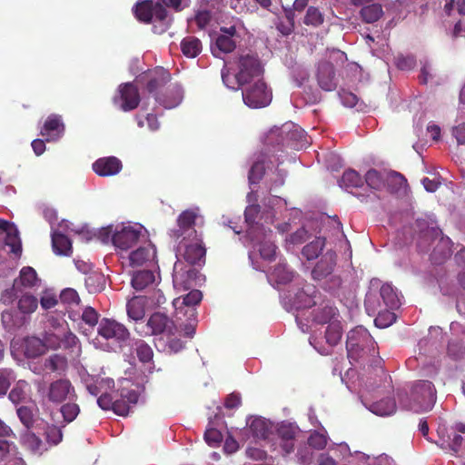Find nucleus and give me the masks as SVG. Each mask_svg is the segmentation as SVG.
Here are the masks:
<instances>
[{
  "instance_id": "nucleus-1",
  "label": "nucleus",
  "mask_w": 465,
  "mask_h": 465,
  "mask_svg": "<svg viewBox=\"0 0 465 465\" xmlns=\"http://www.w3.org/2000/svg\"><path fill=\"white\" fill-rule=\"evenodd\" d=\"M346 349L348 358L353 361H365L377 353L375 341L362 326H357L348 332Z\"/></svg>"
},
{
  "instance_id": "nucleus-2",
  "label": "nucleus",
  "mask_w": 465,
  "mask_h": 465,
  "mask_svg": "<svg viewBox=\"0 0 465 465\" xmlns=\"http://www.w3.org/2000/svg\"><path fill=\"white\" fill-rule=\"evenodd\" d=\"M336 258L335 252L326 251L312 271L314 280H326L325 288L331 292L336 291L341 285V277L332 273L336 265Z\"/></svg>"
},
{
  "instance_id": "nucleus-3",
  "label": "nucleus",
  "mask_w": 465,
  "mask_h": 465,
  "mask_svg": "<svg viewBox=\"0 0 465 465\" xmlns=\"http://www.w3.org/2000/svg\"><path fill=\"white\" fill-rule=\"evenodd\" d=\"M436 402V391L432 382L419 381L414 383L411 396V410L415 412L429 411Z\"/></svg>"
},
{
  "instance_id": "nucleus-4",
  "label": "nucleus",
  "mask_w": 465,
  "mask_h": 465,
  "mask_svg": "<svg viewBox=\"0 0 465 465\" xmlns=\"http://www.w3.org/2000/svg\"><path fill=\"white\" fill-rule=\"evenodd\" d=\"M178 241V252L189 264L202 265L205 262L206 248L201 234Z\"/></svg>"
},
{
  "instance_id": "nucleus-5",
  "label": "nucleus",
  "mask_w": 465,
  "mask_h": 465,
  "mask_svg": "<svg viewBox=\"0 0 465 465\" xmlns=\"http://www.w3.org/2000/svg\"><path fill=\"white\" fill-rule=\"evenodd\" d=\"M147 78L146 90L154 96L156 102L166 108H171L176 104L175 102L167 100L162 94L165 85L171 80V74L168 71L162 67H157L149 72Z\"/></svg>"
},
{
  "instance_id": "nucleus-6",
  "label": "nucleus",
  "mask_w": 465,
  "mask_h": 465,
  "mask_svg": "<svg viewBox=\"0 0 465 465\" xmlns=\"http://www.w3.org/2000/svg\"><path fill=\"white\" fill-rule=\"evenodd\" d=\"M98 335L105 341H113L122 346L131 336L129 330L123 323L108 318H103L98 323Z\"/></svg>"
},
{
  "instance_id": "nucleus-7",
  "label": "nucleus",
  "mask_w": 465,
  "mask_h": 465,
  "mask_svg": "<svg viewBox=\"0 0 465 465\" xmlns=\"http://www.w3.org/2000/svg\"><path fill=\"white\" fill-rule=\"evenodd\" d=\"M44 398L54 404H61L66 400L76 398L74 387L68 379L60 378L49 383L44 391Z\"/></svg>"
},
{
  "instance_id": "nucleus-8",
  "label": "nucleus",
  "mask_w": 465,
  "mask_h": 465,
  "mask_svg": "<svg viewBox=\"0 0 465 465\" xmlns=\"http://www.w3.org/2000/svg\"><path fill=\"white\" fill-rule=\"evenodd\" d=\"M262 74V67L257 55L248 54L239 57L238 72L235 74V79L239 84H249Z\"/></svg>"
},
{
  "instance_id": "nucleus-9",
  "label": "nucleus",
  "mask_w": 465,
  "mask_h": 465,
  "mask_svg": "<svg viewBox=\"0 0 465 465\" xmlns=\"http://www.w3.org/2000/svg\"><path fill=\"white\" fill-rule=\"evenodd\" d=\"M133 12L135 18L144 24L151 23L153 16L159 22H164L167 18L166 8L161 3H154L153 0L137 2L133 7Z\"/></svg>"
},
{
  "instance_id": "nucleus-10",
  "label": "nucleus",
  "mask_w": 465,
  "mask_h": 465,
  "mask_svg": "<svg viewBox=\"0 0 465 465\" xmlns=\"http://www.w3.org/2000/svg\"><path fill=\"white\" fill-rule=\"evenodd\" d=\"M242 99L246 105L252 108H262L268 105L272 94L264 82L258 80L242 92Z\"/></svg>"
},
{
  "instance_id": "nucleus-11",
  "label": "nucleus",
  "mask_w": 465,
  "mask_h": 465,
  "mask_svg": "<svg viewBox=\"0 0 465 465\" xmlns=\"http://www.w3.org/2000/svg\"><path fill=\"white\" fill-rule=\"evenodd\" d=\"M198 213L193 210H185L177 218V229L172 230L171 236L175 241L185 237L200 235L194 228Z\"/></svg>"
},
{
  "instance_id": "nucleus-12",
  "label": "nucleus",
  "mask_w": 465,
  "mask_h": 465,
  "mask_svg": "<svg viewBox=\"0 0 465 465\" xmlns=\"http://www.w3.org/2000/svg\"><path fill=\"white\" fill-rule=\"evenodd\" d=\"M146 326L150 329L151 335L163 334L167 338L175 336L178 331L174 321L160 312H153L149 317Z\"/></svg>"
},
{
  "instance_id": "nucleus-13",
  "label": "nucleus",
  "mask_w": 465,
  "mask_h": 465,
  "mask_svg": "<svg viewBox=\"0 0 465 465\" xmlns=\"http://www.w3.org/2000/svg\"><path fill=\"white\" fill-rule=\"evenodd\" d=\"M430 235L433 238V242H437L433 252L431 253V259L436 263H441L451 254V241L449 237L443 236L441 230L439 228H430L427 232L426 236Z\"/></svg>"
},
{
  "instance_id": "nucleus-14",
  "label": "nucleus",
  "mask_w": 465,
  "mask_h": 465,
  "mask_svg": "<svg viewBox=\"0 0 465 465\" xmlns=\"http://www.w3.org/2000/svg\"><path fill=\"white\" fill-rule=\"evenodd\" d=\"M316 77L319 86L324 91H332L337 87V79L333 64L327 60H322L317 66Z\"/></svg>"
},
{
  "instance_id": "nucleus-15",
  "label": "nucleus",
  "mask_w": 465,
  "mask_h": 465,
  "mask_svg": "<svg viewBox=\"0 0 465 465\" xmlns=\"http://www.w3.org/2000/svg\"><path fill=\"white\" fill-rule=\"evenodd\" d=\"M118 92L121 100V109L124 112L134 110L138 107L141 97L139 90L133 83H124L119 85Z\"/></svg>"
},
{
  "instance_id": "nucleus-16",
  "label": "nucleus",
  "mask_w": 465,
  "mask_h": 465,
  "mask_svg": "<svg viewBox=\"0 0 465 465\" xmlns=\"http://www.w3.org/2000/svg\"><path fill=\"white\" fill-rule=\"evenodd\" d=\"M141 236V229L132 226L124 227L113 235L114 245L121 250H128L137 243Z\"/></svg>"
},
{
  "instance_id": "nucleus-17",
  "label": "nucleus",
  "mask_w": 465,
  "mask_h": 465,
  "mask_svg": "<svg viewBox=\"0 0 465 465\" xmlns=\"http://www.w3.org/2000/svg\"><path fill=\"white\" fill-rule=\"evenodd\" d=\"M122 168V162L115 156L102 157L93 163V170L102 177L115 175Z\"/></svg>"
},
{
  "instance_id": "nucleus-18",
  "label": "nucleus",
  "mask_w": 465,
  "mask_h": 465,
  "mask_svg": "<svg viewBox=\"0 0 465 465\" xmlns=\"http://www.w3.org/2000/svg\"><path fill=\"white\" fill-rule=\"evenodd\" d=\"M195 272L192 268H183V263L176 262L173 266V282L175 289L189 290L193 284Z\"/></svg>"
},
{
  "instance_id": "nucleus-19",
  "label": "nucleus",
  "mask_w": 465,
  "mask_h": 465,
  "mask_svg": "<svg viewBox=\"0 0 465 465\" xmlns=\"http://www.w3.org/2000/svg\"><path fill=\"white\" fill-rule=\"evenodd\" d=\"M270 440L278 443L286 453L291 452V423L282 421L273 424Z\"/></svg>"
},
{
  "instance_id": "nucleus-20",
  "label": "nucleus",
  "mask_w": 465,
  "mask_h": 465,
  "mask_svg": "<svg viewBox=\"0 0 465 465\" xmlns=\"http://www.w3.org/2000/svg\"><path fill=\"white\" fill-rule=\"evenodd\" d=\"M64 126L61 117L56 114H51L45 120L40 134L47 142H52L57 140L64 133Z\"/></svg>"
},
{
  "instance_id": "nucleus-21",
  "label": "nucleus",
  "mask_w": 465,
  "mask_h": 465,
  "mask_svg": "<svg viewBox=\"0 0 465 465\" xmlns=\"http://www.w3.org/2000/svg\"><path fill=\"white\" fill-rule=\"evenodd\" d=\"M291 128L287 124L281 127L274 126L264 137V143L268 146L276 147L289 144L291 141Z\"/></svg>"
},
{
  "instance_id": "nucleus-22",
  "label": "nucleus",
  "mask_w": 465,
  "mask_h": 465,
  "mask_svg": "<svg viewBox=\"0 0 465 465\" xmlns=\"http://www.w3.org/2000/svg\"><path fill=\"white\" fill-rule=\"evenodd\" d=\"M43 369L47 372L64 374L68 370L67 358L60 353H54L44 360Z\"/></svg>"
},
{
  "instance_id": "nucleus-23",
  "label": "nucleus",
  "mask_w": 465,
  "mask_h": 465,
  "mask_svg": "<svg viewBox=\"0 0 465 465\" xmlns=\"http://www.w3.org/2000/svg\"><path fill=\"white\" fill-rule=\"evenodd\" d=\"M273 423L263 418H254L249 424L250 431L257 439L269 440L272 434Z\"/></svg>"
},
{
  "instance_id": "nucleus-24",
  "label": "nucleus",
  "mask_w": 465,
  "mask_h": 465,
  "mask_svg": "<svg viewBox=\"0 0 465 465\" xmlns=\"http://www.w3.org/2000/svg\"><path fill=\"white\" fill-rule=\"evenodd\" d=\"M315 288L312 284H305L301 291L296 292L295 298L292 301V307L296 309L312 307L315 304L313 293Z\"/></svg>"
},
{
  "instance_id": "nucleus-25",
  "label": "nucleus",
  "mask_w": 465,
  "mask_h": 465,
  "mask_svg": "<svg viewBox=\"0 0 465 465\" xmlns=\"http://www.w3.org/2000/svg\"><path fill=\"white\" fill-rule=\"evenodd\" d=\"M155 254L156 252L151 245L139 247L130 253V263L132 266H142L148 262L153 261Z\"/></svg>"
},
{
  "instance_id": "nucleus-26",
  "label": "nucleus",
  "mask_w": 465,
  "mask_h": 465,
  "mask_svg": "<svg viewBox=\"0 0 465 465\" xmlns=\"http://www.w3.org/2000/svg\"><path fill=\"white\" fill-rule=\"evenodd\" d=\"M53 251L57 255L70 256L72 254V242L64 233L54 232L52 233Z\"/></svg>"
},
{
  "instance_id": "nucleus-27",
  "label": "nucleus",
  "mask_w": 465,
  "mask_h": 465,
  "mask_svg": "<svg viewBox=\"0 0 465 465\" xmlns=\"http://www.w3.org/2000/svg\"><path fill=\"white\" fill-rule=\"evenodd\" d=\"M145 297L135 296L132 298L126 304L128 317L135 322L142 320L145 315Z\"/></svg>"
},
{
  "instance_id": "nucleus-28",
  "label": "nucleus",
  "mask_w": 465,
  "mask_h": 465,
  "mask_svg": "<svg viewBox=\"0 0 465 465\" xmlns=\"http://www.w3.org/2000/svg\"><path fill=\"white\" fill-rule=\"evenodd\" d=\"M203 299V293L199 290H193L183 296L181 307H177V303L179 302V299L174 300L173 305L176 308L177 315L180 313H183L185 311L189 309H196L195 306L198 305Z\"/></svg>"
},
{
  "instance_id": "nucleus-29",
  "label": "nucleus",
  "mask_w": 465,
  "mask_h": 465,
  "mask_svg": "<svg viewBox=\"0 0 465 465\" xmlns=\"http://www.w3.org/2000/svg\"><path fill=\"white\" fill-rule=\"evenodd\" d=\"M180 45L183 54L188 58H195L203 50L202 42L195 36L184 37Z\"/></svg>"
},
{
  "instance_id": "nucleus-30",
  "label": "nucleus",
  "mask_w": 465,
  "mask_h": 465,
  "mask_svg": "<svg viewBox=\"0 0 465 465\" xmlns=\"http://www.w3.org/2000/svg\"><path fill=\"white\" fill-rule=\"evenodd\" d=\"M24 348L27 358H36L46 351L44 340L35 336L25 339Z\"/></svg>"
},
{
  "instance_id": "nucleus-31",
  "label": "nucleus",
  "mask_w": 465,
  "mask_h": 465,
  "mask_svg": "<svg viewBox=\"0 0 465 465\" xmlns=\"http://www.w3.org/2000/svg\"><path fill=\"white\" fill-rule=\"evenodd\" d=\"M380 297L382 300L384 309L394 310L400 307L401 300L393 287L388 283L383 284L380 290Z\"/></svg>"
},
{
  "instance_id": "nucleus-32",
  "label": "nucleus",
  "mask_w": 465,
  "mask_h": 465,
  "mask_svg": "<svg viewBox=\"0 0 465 465\" xmlns=\"http://www.w3.org/2000/svg\"><path fill=\"white\" fill-rule=\"evenodd\" d=\"M326 240L323 237H315L309 242L302 250V255L308 261L314 260L322 252Z\"/></svg>"
},
{
  "instance_id": "nucleus-33",
  "label": "nucleus",
  "mask_w": 465,
  "mask_h": 465,
  "mask_svg": "<svg viewBox=\"0 0 465 465\" xmlns=\"http://www.w3.org/2000/svg\"><path fill=\"white\" fill-rule=\"evenodd\" d=\"M396 409V402L392 398L381 400L370 406V411L379 416H390L395 413Z\"/></svg>"
},
{
  "instance_id": "nucleus-34",
  "label": "nucleus",
  "mask_w": 465,
  "mask_h": 465,
  "mask_svg": "<svg viewBox=\"0 0 465 465\" xmlns=\"http://www.w3.org/2000/svg\"><path fill=\"white\" fill-rule=\"evenodd\" d=\"M22 443L34 454L41 455L45 450L42 440L29 430L22 435Z\"/></svg>"
},
{
  "instance_id": "nucleus-35",
  "label": "nucleus",
  "mask_w": 465,
  "mask_h": 465,
  "mask_svg": "<svg viewBox=\"0 0 465 465\" xmlns=\"http://www.w3.org/2000/svg\"><path fill=\"white\" fill-rule=\"evenodd\" d=\"M155 277L152 271H138L133 275L132 285L135 290L142 291L150 284L153 283Z\"/></svg>"
},
{
  "instance_id": "nucleus-36",
  "label": "nucleus",
  "mask_w": 465,
  "mask_h": 465,
  "mask_svg": "<svg viewBox=\"0 0 465 465\" xmlns=\"http://www.w3.org/2000/svg\"><path fill=\"white\" fill-rule=\"evenodd\" d=\"M313 319L319 324L329 325L332 321L339 320V312L335 307L326 305L315 312Z\"/></svg>"
},
{
  "instance_id": "nucleus-37",
  "label": "nucleus",
  "mask_w": 465,
  "mask_h": 465,
  "mask_svg": "<svg viewBox=\"0 0 465 465\" xmlns=\"http://www.w3.org/2000/svg\"><path fill=\"white\" fill-rule=\"evenodd\" d=\"M18 281V290L20 286L25 288H33L38 282V277L35 270L30 266L23 267L20 271Z\"/></svg>"
},
{
  "instance_id": "nucleus-38",
  "label": "nucleus",
  "mask_w": 465,
  "mask_h": 465,
  "mask_svg": "<svg viewBox=\"0 0 465 465\" xmlns=\"http://www.w3.org/2000/svg\"><path fill=\"white\" fill-rule=\"evenodd\" d=\"M84 282L89 292L96 293L105 288L106 281L104 274L94 272L85 277Z\"/></svg>"
},
{
  "instance_id": "nucleus-39",
  "label": "nucleus",
  "mask_w": 465,
  "mask_h": 465,
  "mask_svg": "<svg viewBox=\"0 0 465 465\" xmlns=\"http://www.w3.org/2000/svg\"><path fill=\"white\" fill-rule=\"evenodd\" d=\"M339 183L340 186L346 190H352L363 185L361 175L356 171L351 169L343 173Z\"/></svg>"
},
{
  "instance_id": "nucleus-40",
  "label": "nucleus",
  "mask_w": 465,
  "mask_h": 465,
  "mask_svg": "<svg viewBox=\"0 0 465 465\" xmlns=\"http://www.w3.org/2000/svg\"><path fill=\"white\" fill-rule=\"evenodd\" d=\"M342 336V327L340 320L332 321L327 327L325 331V340L329 346L337 345Z\"/></svg>"
},
{
  "instance_id": "nucleus-41",
  "label": "nucleus",
  "mask_w": 465,
  "mask_h": 465,
  "mask_svg": "<svg viewBox=\"0 0 465 465\" xmlns=\"http://www.w3.org/2000/svg\"><path fill=\"white\" fill-rule=\"evenodd\" d=\"M311 144V139L306 132L298 125L292 124V149L300 151L306 149Z\"/></svg>"
},
{
  "instance_id": "nucleus-42",
  "label": "nucleus",
  "mask_w": 465,
  "mask_h": 465,
  "mask_svg": "<svg viewBox=\"0 0 465 465\" xmlns=\"http://www.w3.org/2000/svg\"><path fill=\"white\" fill-rule=\"evenodd\" d=\"M383 15L382 7L378 3H372L363 6L361 10V16L366 23H374Z\"/></svg>"
},
{
  "instance_id": "nucleus-43",
  "label": "nucleus",
  "mask_w": 465,
  "mask_h": 465,
  "mask_svg": "<svg viewBox=\"0 0 465 465\" xmlns=\"http://www.w3.org/2000/svg\"><path fill=\"white\" fill-rule=\"evenodd\" d=\"M187 317L185 322H182L183 335L188 338H193L195 333L197 325V311L196 309H189L183 313Z\"/></svg>"
},
{
  "instance_id": "nucleus-44",
  "label": "nucleus",
  "mask_w": 465,
  "mask_h": 465,
  "mask_svg": "<svg viewBox=\"0 0 465 465\" xmlns=\"http://www.w3.org/2000/svg\"><path fill=\"white\" fill-rule=\"evenodd\" d=\"M18 310L24 314L34 312L38 307V300L32 294H24L18 300Z\"/></svg>"
},
{
  "instance_id": "nucleus-45",
  "label": "nucleus",
  "mask_w": 465,
  "mask_h": 465,
  "mask_svg": "<svg viewBox=\"0 0 465 465\" xmlns=\"http://www.w3.org/2000/svg\"><path fill=\"white\" fill-rule=\"evenodd\" d=\"M274 279L276 288L281 290L282 285H286L291 281V274L287 271L286 264H278L274 267L271 274Z\"/></svg>"
},
{
  "instance_id": "nucleus-46",
  "label": "nucleus",
  "mask_w": 465,
  "mask_h": 465,
  "mask_svg": "<svg viewBox=\"0 0 465 465\" xmlns=\"http://www.w3.org/2000/svg\"><path fill=\"white\" fill-rule=\"evenodd\" d=\"M365 182L371 189L381 190L385 184L384 173L370 169L365 174Z\"/></svg>"
},
{
  "instance_id": "nucleus-47",
  "label": "nucleus",
  "mask_w": 465,
  "mask_h": 465,
  "mask_svg": "<svg viewBox=\"0 0 465 465\" xmlns=\"http://www.w3.org/2000/svg\"><path fill=\"white\" fill-rule=\"evenodd\" d=\"M135 352L140 361L143 363L150 362L153 357V351L151 346L143 340L134 342Z\"/></svg>"
},
{
  "instance_id": "nucleus-48",
  "label": "nucleus",
  "mask_w": 465,
  "mask_h": 465,
  "mask_svg": "<svg viewBox=\"0 0 465 465\" xmlns=\"http://www.w3.org/2000/svg\"><path fill=\"white\" fill-rule=\"evenodd\" d=\"M328 442V434L327 431L322 429V431H316L311 433L308 438V444L310 447L315 450H323Z\"/></svg>"
},
{
  "instance_id": "nucleus-49",
  "label": "nucleus",
  "mask_w": 465,
  "mask_h": 465,
  "mask_svg": "<svg viewBox=\"0 0 465 465\" xmlns=\"http://www.w3.org/2000/svg\"><path fill=\"white\" fill-rule=\"evenodd\" d=\"M364 305L369 314L378 313L380 311L384 309L382 308L377 293L371 290L366 294Z\"/></svg>"
},
{
  "instance_id": "nucleus-50",
  "label": "nucleus",
  "mask_w": 465,
  "mask_h": 465,
  "mask_svg": "<svg viewBox=\"0 0 465 465\" xmlns=\"http://www.w3.org/2000/svg\"><path fill=\"white\" fill-rule=\"evenodd\" d=\"M5 244L11 247V252L15 254L20 253L22 251L18 231L14 225L5 233Z\"/></svg>"
},
{
  "instance_id": "nucleus-51",
  "label": "nucleus",
  "mask_w": 465,
  "mask_h": 465,
  "mask_svg": "<svg viewBox=\"0 0 465 465\" xmlns=\"http://www.w3.org/2000/svg\"><path fill=\"white\" fill-rule=\"evenodd\" d=\"M45 437L50 445H57L63 440V432L61 428L55 425H47L45 430Z\"/></svg>"
},
{
  "instance_id": "nucleus-52",
  "label": "nucleus",
  "mask_w": 465,
  "mask_h": 465,
  "mask_svg": "<svg viewBox=\"0 0 465 465\" xmlns=\"http://www.w3.org/2000/svg\"><path fill=\"white\" fill-rule=\"evenodd\" d=\"M396 320L394 312L383 309L378 312L377 317L374 320L375 325L380 328H386L391 325Z\"/></svg>"
},
{
  "instance_id": "nucleus-53",
  "label": "nucleus",
  "mask_w": 465,
  "mask_h": 465,
  "mask_svg": "<svg viewBox=\"0 0 465 465\" xmlns=\"http://www.w3.org/2000/svg\"><path fill=\"white\" fill-rule=\"evenodd\" d=\"M215 45L218 51L228 54L232 52L235 47V42L229 35H221L216 38Z\"/></svg>"
},
{
  "instance_id": "nucleus-54",
  "label": "nucleus",
  "mask_w": 465,
  "mask_h": 465,
  "mask_svg": "<svg viewBox=\"0 0 465 465\" xmlns=\"http://www.w3.org/2000/svg\"><path fill=\"white\" fill-rule=\"evenodd\" d=\"M80 408L78 404L68 402L61 407V413L65 422H72L78 416Z\"/></svg>"
},
{
  "instance_id": "nucleus-55",
  "label": "nucleus",
  "mask_w": 465,
  "mask_h": 465,
  "mask_svg": "<svg viewBox=\"0 0 465 465\" xmlns=\"http://www.w3.org/2000/svg\"><path fill=\"white\" fill-rule=\"evenodd\" d=\"M60 300L64 304L68 306L78 305L80 303L78 292L73 288L63 290L60 293Z\"/></svg>"
},
{
  "instance_id": "nucleus-56",
  "label": "nucleus",
  "mask_w": 465,
  "mask_h": 465,
  "mask_svg": "<svg viewBox=\"0 0 465 465\" xmlns=\"http://www.w3.org/2000/svg\"><path fill=\"white\" fill-rule=\"evenodd\" d=\"M20 421L29 430L35 422L32 410L27 406H21L16 411Z\"/></svg>"
},
{
  "instance_id": "nucleus-57",
  "label": "nucleus",
  "mask_w": 465,
  "mask_h": 465,
  "mask_svg": "<svg viewBox=\"0 0 465 465\" xmlns=\"http://www.w3.org/2000/svg\"><path fill=\"white\" fill-rule=\"evenodd\" d=\"M264 172L265 167L263 163L255 162L249 171L248 179L250 183H258L262 180Z\"/></svg>"
},
{
  "instance_id": "nucleus-58",
  "label": "nucleus",
  "mask_w": 465,
  "mask_h": 465,
  "mask_svg": "<svg viewBox=\"0 0 465 465\" xmlns=\"http://www.w3.org/2000/svg\"><path fill=\"white\" fill-rule=\"evenodd\" d=\"M296 457L301 465H312L314 460L313 451L308 446L299 448Z\"/></svg>"
},
{
  "instance_id": "nucleus-59",
  "label": "nucleus",
  "mask_w": 465,
  "mask_h": 465,
  "mask_svg": "<svg viewBox=\"0 0 465 465\" xmlns=\"http://www.w3.org/2000/svg\"><path fill=\"white\" fill-rule=\"evenodd\" d=\"M44 343L47 350H58L61 348V334L54 332H45L44 337Z\"/></svg>"
},
{
  "instance_id": "nucleus-60",
  "label": "nucleus",
  "mask_w": 465,
  "mask_h": 465,
  "mask_svg": "<svg viewBox=\"0 0 465 465\" xmlns=\"http://www.w3.org/2000/svg\"><path fill=\"white\" fill-rule=\"evenodd\" d=\"M306 25L317 26L323 21L321 12L315 7H309L303 19Z\"/></svg>"
},
{
  "instance_id": "nucleus-61",
  "label": "nucleus",
  "mask_w": 465,
  "mask_h": 465,
  "mask_svg": "<svg viewBox=\"0 0 465 465\" xmlns=\"http://www.w3.org/2000/svg\"><path fill=\"white\" fill-rule=\"evenodd\" d=\"M205 441L213 447L218 446L223 440V434L215 428L209 427L204 433Z\"/></svg>"
},
{
  "instance_id": "nucleus-62",
  "label": "nucleus",
  "mask_w": 465,
  "mask_h": 465,
  "mask_svg": "<svg viewBox=\"0 0 465 465\" xmlns=\"http://www.w3.org/2000/svg\"><path fill=\"white\" fill-rule=\"evenodd\" d=\"M292 74L295 77V83L298 87H304V91L306 92V86L304 84L308 82L309 80V72L307 69L303 68L302 66H296L295 68L292 67Z\"/></svg>"
},
{
  "instance_id": "nucleus-63",
  "label": "nucleus",
  "mask_w": 465,
  "mask_h": 465,
  "mask_svg": "<svg viewBox=\"0 0 465 465\" xmlns=\"http://www.w3.org/2000/svg\"><path fill=\"white\" fill-rule=\"evenodd\" d=\"M78 343V338L71 331H64L61 334V348L65 350L75 347Z\"/></svg>"
},
{
  "instance_id": "nucleus-64",
  "label": "nucleus",
  "mask_w": 465,
  "mask_h": 465,
  "mask_svg": "<svg viewBox=\"0 0 465 465\" xmlns=\"http://www.w3.org/2000/svg\"><path fill=\"white\" fill-rule=\"evenodd\" d=\"M195 23L199 29L205 28L212 20V14L208 10H199L194 16Z\"/></svg>"
}]
</instances>
